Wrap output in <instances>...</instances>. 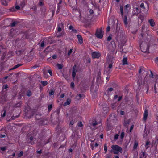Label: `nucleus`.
<instances>
[{
	"label": "nucleus",
	"mask_w": 158,
	"mask_h": 158,
	"mask_svg": "<svg viewBox=\"0 0 158 158\" xmlns=\"http://www.w3.org/2000/svg\"><path fill=\"white\" fill-rule=\"evenodd\" d=\"M111 148L112 149L110 151V152L113 151L114 154H118L119 152H122V148L118 145H112L111 147Z\"/></svg>",
	"instance_id": "nucleus-1"
},
{
	"label": "nucleus",
	"mask_w": 158,
	"mask_h": 158,
	"mask_svg": "<svg viewBox=\"0 0 158 158\" xmlns=\"http://www.w3.org/2000/svg\"><path fill=\"white\" fill-rule=\"evenodd\" d=\"M144 43L143 44L142 43L140 45V48L142 52L144 53H149V46L148 44L147 43Z\"/></svg>",
	"instance_id": "nucleus-2"
},
{
	"label": "nucleus",
	"mask_w": 158,
	"mask_h": 158,
	"mask_svg": "<svg viewBox=\"0 0 158 158\" xmlns=\"http://www.w3.org/2000/svg\"><path fill=\"white\" fill-rule=\"evenodd\" d=\"M27 141L31 145L34 144V141L36 140L35 136L31 133L28 134L27 135Z\"/></svg>",
	"instance_id": "nucleus-3"
},
{
	"label": "nucleus",
	"mask_w": 158,
	"mask_h": 158,
	"mask_svg": "<svg viewBox=\"0 0 158 158\" xmlns=\"http://www.w3.org/2000/svg\"><path fill=\"white\" fill-rule=\"evenodd\" d=\"M103 32L102 28H101L99 30H97L95 35L98 38L101 39L103 36Z\"/></svg>",
	"instance_id": "nucleus-4"
},
{
	"label": "nucleus",
	"mask_w": 158,
	"mask_h": 158,
	"mask_svg": "<svg viewBox=\"0 0 158 158\" xmlns=\"http://www.w3.org/2000/svg\"><path fill=\"white\" fill-rule=\"evenodd\" d=\"M92 57L93 59L98 58L101 56L100 53L98 52H94L92 54Z\"/></svg>",
	"instance_id": "nucleus-5"
},
{
	"label": "nucleus",
	"mask_w": 158,
	"mask_h": 158,
	"mask_svg": "<svg viewBox=\"0 0 158 158\" xmlns=\"http://www.w3.org/2000/svg\"><path fill=\"white\" fill-rule=\"evenodd\" d=\"M76 65H74L73 68V71L72 73V77L73 79L75 77L76 75V73L77 71L76 69Z\"/></svg>",
	"instance_id": "nucleus-6"
},
{
	"label": "nucleus",
	"mask_w": 158,
	"mask_h": 158,
	"mask_svg": "<svg viewBox=\"0 0 158 158\" xmlns=\"http://www.w3.org/2000/svg\"><path fill=\"white\" fill-rule=\"evenodd\" d=\"M15 34V30L14 29L12 28L10 30V32L9 34V38L11 39L14 36Z\"/></svg>",
	"instance_id": "nucleus-7"
},
{
	"label": "nucleus",
	"mask_w": 158,
	"mask_h": 158,
	"mask_svg": "<svg viewBox=\"0 0 158 158\" xmlns=\"http://www.w3.org/2000/svg\"><path fill=\"white\" fill-rule=\"evenodd\" d=\"M120 29V26L119 25L118 23H117L116 24V34L118 35V39H119V38H120V36H119V33L118 31H119Z\"/></svg>",
	"instance_id": "nucleus-8"
},
{
	"label": "nucleus",
	"mask_w": 158,
	"mask_h": 158,
	"mask_svg": "<svg viewBox=\"0 0 158 158\" xmlns=\"http://www.w3.org/2000/svg\"><path fill=\"white\" fill-rule=\"evenodd\" d=\"M108 49L109 50L110 52H113L114 51L115 48H114L112 46V42L111 44H109L108 47Z\"/></svg>",
	"instance_id": "nucleus-9"
},
{
	"label": "nucleus",
	"mask_w": 158,
	"mask_h": 158,
	"mask_svg": "<svg viewBox=\"0 0 158 158\" xmlns=\"http://www.w3.org/2000/svg\"><path fill=\"white\" fill-rule=\"evenodd\" d=\"M77 38L80 44L83 43V39L82 36L80 35H77Z\"/></svg>",
	"instance_id": "nucleus-10"
},
{
	"label": "nucleus",
	"mask_w": 158,
	"mask_h": 158,
	"mask_svg": "<svg viewBox=\"0 0 158 158\" xmlns=\"http://www.w3.org/2000/svg\"><path fill=\"white\" fill-rule=\"evenodd\" d=\"M148 115V111L147 109H145L144 113L143 119L144 120H146L147 119V117Z\"/></svg>",
	"instance_id": "nucleus-11"
},
{
	"label": "nucleus",
	"mask_w": 158,
	"mask_h": 158,
	"mask_svg": "<svg viewBox=\"0 0 158 158\" xmlns=\"http://www.w3.org/2000/svg\"><path fill=\"white\" fill-rule=\"evenodd\" d=\"M2 4L5 6H7L8 5V2L6 0H1Z\"/></svg>",
	"instance_id": "nucleus-12"
},
{
	"label": "nucleus",
	"mask_w": 158,
	"mask_h": 158,
	"mask_svg": "<svg viewBox=\"0 0 158 158\" xmlns=\"http://www.w3.org/2000/svg\"><path fill=\"white\" fill-rule=\"evenodd\" d=\"M71 102V100L69 98H68L67 99L66 102L64 103L63 104V106H65L67 105H69L70 103Z\"/></svg>",
	"instance_id": "nucleus-13"
},
{
	"label": "nucleus",
	"mask_w": 158,
	"mask_h": 158,
	"mask_svg": "<svg viewBox=\"0 0 158 158\" xmlns=\"http://www.w3.org/2000/svg\"><path fill=\"white\" fill-rule=\"evenodd\" d=\"M148 22L152 27H153L155 25V22L153 19H150L148 20Z\"/></svg>",
	"instance_id": "nucleus-14"
},
{
	"label": "nucleus",
	"mask_w": 158,
	"mask_h": 158,
	"mask_svg": "<svg viewBox=\"0 0 158 158\" xmlns=\"http://www.w3.org/2000/svg\"><path fill=\"white\" fill-rule=\"evenodd\" d=\"M21 65L22 64H18L17 65H15L13 68L9 69V70L10 71L11 70L15 69L18 68L19 67L21 66Z\"/></svg>",
	"instance_id": "nucleus-15"
},
{
	"label": "nucleus",
	"mask_w": 158,
	"mask_h": 158,
	"mask_svg": "<svg viewBox=\"0 0 158 158\" xmlns=\"http://www.w3.org/2000/svg\"><path fill=\"white\" fill-rule=\"evenodd\" d=\"M24 52V50H19L16 51V53L17 55H19L23 54Z\"/></svg>",
	"instance_id": "nucleus-16"
},
{
	"label": "nucleus",
	"mask_w": 158,
	"mask_h": 158,
	"mask_svg": "<svg viewBox=\"0 0 158 158\" xmlns=\"http://www.w3.org/2000/svg\"><path fill=\"white\" fill-rule=\"evenodd\" d=\"M123 65L127 64V58H124L123 60Z\"/></svg>",
	"instance_id": "nucleus-17"
},
{
	"label": "nucleus",
	"mask_w": 158,
	"mask_h": 158,
	"mask_svg": "<svg viewBox=\"0 0 158 158\" xmlns=\"http://www.w3.org/2000/svg\"><path fill=\"white\" fill-rule=\"evenodd\" d=\"M101 73L100 71H99L98 74L97 80L99 81V80H101Z\"/></svg>",
	"instance_id": "nucleus-18"
},
{
	"label": "nucleus",
	"mask_w": 158,
	"mask_h": 158,
	"mask_svg": "<svg viewBox=\"0 0 158 158\" xmlns=\"http://www.w3.org/2000/svg\"><path fill=\"white\" fill-rule=\"evenodd\" d=\"M138 142L137 141H135L133 147L134 149H136L137 148V147L138 145Z\"/></svg>",
	"instance_id": "nucleus-19"
},
{
	"label": "nucleus",
	"mask_w": 158,
	"mask_h": 158,
	"mask_svg": "<svg viewBox=\"0 0 158 158\" xmlns=\"http://www.w3.org/2000/svg\"><path fill=\"white\" fill-rule=\"evenodd\" d=\"M55 93V90L54 89H51L50 91L49 92V94L51 96L54 94Z\"/></svg>",
	"instance_id": "nucleus-20"
},
{
	"label": "nucleus",
	"mask_w": 158,
	"mask_h": 158,
	"mask_svg": "<svg viewBox=\"0 0 158 158\" xmlns=\"http://www.w3.org/2000/svg\"><path fill=\"white\" fill-rule=\"evenodd\" d=\"M26 95L28 97H30L32 95V93L30 90H28L27 91Z\"/></svg>",
	"instance_id": "nucleus-21"
},
{
	"label": "nucleus",
	"mask_w": 158,
	"mask_h": 158,
	"mask_svg": "<svg viewBox=\"0 0 158 158\" xmlns=\"http://www.w3.org/2000/svg\"><path fill=\"white\" fill-rule=\"evenodd\" d=\"M120 12H121V16L122 17H123V7L122 6H120Z\"/></svg>",
	"instance_id": "nucleus-22"
},
{
	"label": "nucleus",
	"mask_w": 158,
	"mask_h": 158,
	"mask_svg": "<svg viewBox=\"0 0 158 158\" xmlns=\"http://www.w3.org/2000/svg\"><path fill=\"white\" fill-rule=\"evenodd\" d=\"M41 83L43 86H45L48 84V82L46 81H41Z\"/></svg>",
	"instance_id": "nucleus-23"
},
{
	"label": "nucleus",
	"mask_w": 158,
	"mask_h": 158,
	"mask_svg": "<svg viewBox=\"0 0 158 158\" xmlns=\"http://www.w3.org/2000/svg\"><path fill=\"white\" fill-rule=\"evenodd\" d=\"M61 25V26H62L63 24L62 23H61L60 24H59L58 26V31L59 32H60L61 31V27L60 26Z\"/></svg>",
	"instance_id": "nucleus-24"
},
{
	"label": "nucleus",
	"mask_w": 158,
	"mask_h": 158,
	"mask_svg": "<svg viewBox=\"0 0 158 158\" xmlns=\"http://www.w3.org/2000/svg\"><path fill=\"white\" fill-rule=\"evenodd\" d=\"M21 103L20 102L17 103L14 106V107L15 108L20 107L21 105Z\"/></svg>",
	"instance_id": "nucleus-25"
},
{
	"label": "nucleus",
	"mask_w": 158,
	"mask_h": 158,
	"mask_svg": "<svg viewBox=\"0 0 158 158\" xmlns=\"http://www.w3.org/2000/svg\"><path fill=\"white\" fill-rule=\"evenodd\" d=\"M77 97L79 98L78 99H80L81 98H84V95L83 94H80L77 95Z\"/></svg>",
	"instance_id": "nucleus-26"
},
{
	"label": "nucleus",
	"mask_w": 158,
	"mask_h": 158,
	"mask_svg": "<svg viewBox=\"0 0 158 158\" xmlns=\"http://www.w3.org/2000/svg\"><path fill=\"white\" fill-rule=\"evenodd\" d=\"M127 20V16L125 15L124 16V23L125 25H127L128 23Z\"/></svg>",
	"instance_id": "nucleus-27"
},
{
	"label": "nucleus",
	"mask_w": 158,
	"mask_h": 158,
	"mask_svg": "<svg viewBox=\"0 0 158 158\" xmlns=\"http://www.w3.org/2000/svg\"><path fill=\"white\" fill-rule=\"evenodd\" d=\"M135 10L137 13L136 14L135 13V15H137L139 13H140L141 12V11L138 9V7H136L135 8Z\"/></svg>",
	"instance_id": "nucleus-28"
},
{
	"label": "nucleus",
	"mask_w": 158,
	"mask_h": 158,
	"mask_svg": "<svg viewBox=\"0 0 158 158\" xmlns=\"http://www.w3.org/2000/svg\"><path fill=\"white\" fill-rule=\"evenodd\" d=\"M57 66L59 69H62L63 67V65L59 64H57Z\"/></svg>",
	"instance_id": "nucleus-29"
},
{
	"label": "nucleus",
	"mask_w": 158,
	"mask_h": 158,
	"mask_svg": "<svg viewBox=\"0 0 158 158\" xmlns=\"http://www.w3.org/2000/svg\"><path fill=\"white\" fill-rule=\"evenodd\" d=\"M17 23L16 22H14L13 23H11L10 25V27H14L15 25Z\"/></svg>",
	"instance_id": "nucleus-30"
},
{
	"label": "nucleus",
	"mask_w": 158,
	"mask_h": 158,
	"mask_svg": "<svg viewBox=\"0 0 158 158\" xmlns=\"http://www.w3.org/2000/svg\"><path fill=\"white\" fill-rule=\"evenodd\" d=\"M104 150L105 151V153H106L107 151V148L106 144H105L104 146Z\"/></svg>",
	"instance_id": "nucleus-31"
},
{
	"label": "nucleus",
	"mask_w": 158,
	"mask_h": 158,
	"mask_svg": "<svg viewBox=\"0 0 158 158\" xmlns=\"http://www.w3.org/2000/svg\"><path fill=\"white\" fill-rule=\"evenodd\" d=\"M124 136V133L123 132H121V135H120V138L122 140L123 139Z\"/></svg>",
	"instance_id": "nucleus-32"
},
{
	"label": "nucleus",
	"mask_w": 158,
	"mask_h": 158,
	"mask_svg": "<svg viewBox=\"0 0 158 158\" xmlns=\"http://www.w3.org/2000/svg\"><path fill=\"white\" fill-rule=\"evenodd\" d=\"M116 106V103H113L111 105V107L112 108L114 109Z\"/></svg>",
	"instance_id": "nucleus-33"
},
{
	"label": "nucleus",
	"mask_w": 158,
	"mask_h": 158,
	"mask_svg": "<svg viewBox=\"0 0 158 158\" xmlns=\"http://www.w3.org/2000/svg\"><path fill=\"white\" fill-rule=\"evenodd\" d=\"M52 104L49 105L48 106V108L49 111H50L52 110Z\"/></svg>",
	"instance_id": "nucleus-34"
},
{
	"label": "nucleus",
	"mask_w": 158,
	"mask_h": 158,
	"mask_svg": "<svg viewBox=\"0 0 158 158\" xmlns=\"http://www.w3.org/2000/svg\"><path fill=\"white\" fill-rule=\"evenodd\" d=\"M119 136V135L118 134H116L114 136V140H116L118 138Z\"/></svg>",
	"instance_id": "nucleus-35"
},
{
	"label": "nucleus",
	"mask_w": 158,
	"mask_h": 158,
	"mask_svg": "<svg viewBox=\"0 0 158 158\" xmlns=\"http://www.w3.org/2000/svg\"><path fill=\"white\" fill-rule=\"evenodd\" d=\"M113 63V62L112 61V60L111 61V63L109 64L108 66V68L110 69L112 67V64Z\"/></svg>",
	"instance_id": "nucleus-36"
},
{
	"label": "nucleus",
	"mask_w": 158,
	"mask_h": 158,
	"mask_svg": "<svg viewBox=\"0 0 158 158\" xmlns=\"http://www.w3.org/2000/svg\"><path fill=\"white\" fill-rule=\"evenodd\" d=\"M23 151H21L18 154V156L19 157H20L23 155Z\"/></svg>",
	"instance_id": "nucleus-37"
},
{
	"label": "nucleus",
	"mask_w": 158,
	"mask_h": 158,
	"mask_svg": "<svg viewBox=\"0 0 158 158\" xmlns=\"http://www.w3.org/2000/svg\"><path fill=\"white\" fill-rule=\"evenodd\" d=\"M113 90V88L111 87L109 88L107 90L108 93H109V92H111Z\"/></svg>",
	"instance_id": "nucleus-38"
},
{
	"label": "nucleus",
	"mask_w": 158,
	"mask_h": 158,
	"mask_svg": "<svg viewBox=\"0 0 158 158\" xmlns=\"http://www.w3.org/2000/svg\"><path fill=\"white\" fill-rule=\"evenodd\" d=\"M77 125L79 127H81L83 126V124L81 122H79Z\"/></svg>",
	"instance_id": "nucleus-39"
},
{
	"label": "nucleus",
	"mask_w": 158,
	"mask_h": 158,
	"mask_svg": "<svg viewBox=\"0 0 158 158\" xmlns=\"http://www.w3.org/2000/svg\"><path fill=\"white\" fill-rule=\"evenodd\" d=\"M71 87L72 88H73L74 87V83L72 82L71 83Z\"/></svg>",
	"instance_id": "nucleus-40"
},
{
	"label": "nucleus",
	"mask_w": 158,
	"mask_h": 158,
	"mask_svg": "<svg viewBox=\"0 0 158 158\" xmlns=\"http://www.w3.org/2000/svg\"><path fill=\"white\" fill-rule=\"evenodd\" d=\"M52 58L53 59H56L57 58V55L56 54H55L52 55Z\"/></svg>",
	"instance_id": "nucleus-41"
},
{
	"label": "nucleus",
	"mask_w": 158,
	"mask_h": 158,
	"mask_svg": "<svg viewBox=\"0 0 158 158\" xmlns=\"http://www.w3.org/2000/svg\"><path fill=\"white\" fill-rule=\"evenodd\" d=\"M0 149L1 150H2V151H4L6 149V147H1Z\"/></svg>",
	"instance_id": "nucleus-42"
},
{
	"label": "nucleus",
	"mask_w": 158,
	"mask_h": 158,
	"mask_svg": "<svg viewBox=\"0 0 158 158\" xmlns=\"http://www.w3.org/2000/svg\"><path fill=\"white\" fill-rule=\"evenodd\" d=\"M150 73H151V74L149 75V77H150L153 78V74L151 71H150Z\"/></svg>",
	"instance_id": "nucleus-43"
},
{
	"label": "nucleus",
	"mask_w": 158,
	"mask_h": 158,
	"mask_svg": "<svg viewBox=\"0 0 158 158\" xmlns=\"http://www.w3.org/2000/svg\"><path fill=\"white\" fill-rule=\"evenodd\" d=\"M10 11L11 12H13V11H15V8L14 7H13L11 8L10 9Z\"/></svg>",
	"instance_id": "nucleus-44"
},
{
	"label": "nucleus",
	"mask_w": 158,
	"mask_h": 158,
	"mask_svg": "<svg viewBox=\"0 0 158 158\" xmlns=\"http://www.w3.org/2000/svg\"><path fill=\"white\" fill-rule=\"evenodd\" d=\"M72 49H70V50L69 51V52H68V56H69L71 54V53H72Z\"/></svg>",
	"instance_id": "nucleus-45"
},
{
	"label": "nucleus",
	"mask_w": 158,
	"mask_h": 158,
	"mask_svg": "<svg viewBox=\"0 0 158 158\" xmlns=\"http://www.w3.org/2000/svg\"><path fill=\"white\" fill-rule=\"evenodd\" d=\"M140 7L141 8H143V9H145V8L144 7V3H142L140 5Z\"/></svg>",
	"instance_id": "nucleus-46"
},
{
	"label": "nucleus",
	"mask_w": 158,
	"mask_h": 158,
	"mask_svg": "<svg viewBox=\"0 0 158 158\" xmlns=\"http://www.w3.org/2000/svg\"><path fill=\"white\" fill-rule=\"evenodd\" d=\"M48 72L49 73L51 76H52V73L51 70L49 69L48 70Z\"/></svg>",
	"instance_id": "nucleus-47"
},
{
	"label": "nucleus",
	"mask_w": 158,
	"mask_h": 158,
	"mask_svg": "<svg viewBox=\"0 0 158 158\" xmlns=\"http://www.w3.org/2000/svg\"><path fill=\"white\" fill-rule=\"evenodd\" d=\"M150 142L148 140H147L145 146H147L149 145L150 144Z\"/></svg>",
	"instance_id": "nucleus-48"
},
{
	"label": "nucleus",
	"mask_w": 158,
	"mask_h": 158,
	"mask_svg": "<svg viewBox=\"0 0 158 158\" xmlns=\"http://www.w3.org/2000/svg\"><path fill=\"white\" fill-rule=\"evenodd\" d=\"M112 39V37L111 36H110V35L109 36L108 38H107V40L108 41H110V40H111Z\"/></svg>",
	"instance_id": "nucleus-49"
},
{
	"label": "nucleus",
	"mask_w": 158,
	"mask_h": 158,
	"mask_svg": "<svg viewBox=\"0 0 158 158\" xmlns=\"http://www.w3.org/2000/svg\"><path fill=\"white\" fill-rule=\"evenodd\" d=\"M19 74L20 73L19 72L17 73H15V74L16 75V77L17 78H18L19 77Z\"/></svg>",
	"instance_id": "nucleus-50"
},
{
	"label": "nucleus",
	"mask_w": 158,
	"mask_h": 158,
	"mask_svg": "<svg viewBox=\"0 0 158 158\" xmlns=\"http://www.w3.org/2000/svg\"><path fill=\"white\" fill-rule=\"evenodd\" d=\"M6 137L5 134H0V137L1 138H4Z\"/></svg>",
	"instance_id": "nucleus-51"
},
{
	"label": "nucleus",
	"mask_w": 158,
	"mask_h": 158,
	"mask_svg": "<svg viewBox=\"0 0 158 158\" xmlns=\"http://www.w3.org/2000/svg\"><path fill=\"white\" fill-rule=\"evenodd\" d=\"M92 125L93 126H96V125H97L98 123H97V122H96V121H95V122H93L92 123Z\"/></svg>",
	"instance_id": "nucleus-52"
},
{
	"label": "nucleus",
	"mask_w": 158,
	"mask_h": 158,
	"mask_svg": "<svg viewBox=\"0 0 158 158\" xmlns=\"http://www.w3.org/2000/svg\"><path fill=\"white\" fill-rule=\"evenodd\" d=\"M8 88V85H3V89H6Z\"/></svg>",
	"instance_id": "nucleus-53"
},
{
	"label": "nucleus",
	"mask_w": 158,
	"mask_h": 158,
	"mask_svg": "<svg viewBox=\"0 0 158 158\" xmlns=\"http://www.w3.org/2000/svg\"><path fill=\"white\" fill-rule=\"evenodd\" d=\"M40 46L42 47H44V41H42L41 44Z\"/></svg>",
	"instance_id": "nucleus-54"
},
{
	"label": "nucleus",
	"mask_w": 158,
	"mask_h": 158,
	"mask_svg": "<svg viewBox=\"0 0 158 158\" xmlns=\"http://www.w3.org/2000/svg\"><path fill=\"white\" fill-rule=\"evenodd\" d=\"M20 8V7L19 6L17 5L15 7V9L17 10H19Z\"/></svg>",
	"instance_id": "nucleus-55"
},
{
	"label": "nucleus",
	"mask_w": 158,
	"mask_h": 158,
	"mask_svg": "<svg viewBox=\"0 0 158 158\" xmlns=\"http://www.w3.org/2000/svg\"><path fill=\"white\" fill-rule=\"evenodd\" d=\"M25 5V3L24 1L22 2L21 3V5L23 7Z\"/></svg>",
	"instance_id": "nucleus-56"
},
{
	"label": "nucleus",
	"mask_w": 158,
	"mask_h": 158,
	"mask_svg": "<svg viewBox=\"0 0 158 158\" xmlns=\"http://www.w3.org/2000/svg\"><path fill=\"white\" fill-rule=\"evenodd\" d=\"M69 29L70 30H73L74 29L72 25H70L69 27Z\"/></svg>",
	"instance_id": "nucleus-57"
},
{
	"label": "nucleus",
	"mask_w": 158,
	"mask_h": 158,
	"mask_svg": "<svg viewBox=\"0 0 158 158\" xmlns=\"http://www.w3.org/2000/svg\"><path fill=\"white\" fill-rule=\"evenodd\" d=\"M110 27L109 26H108L106 28V31L107 32H108L110 30Z\"/></svg>",
	"instance_id": "nucleus-58"
},
{
	"label": "nucleus",
	"mask_w": 158,
	"mask_h": 158,
	"mask_svg": "<svg viewBox=\"0 0 158 158\" xmlns=\"http://www.w3.org/2000/svg\"><path fill=\"white\" fill-rule=\"evenodd\" d=\"M111 157V155H108L107 154L106 155V158H110Z\"/></svg>",
	"instance_id": "nucleus-59"
},
{
	"label": "nucleus",
	"mask_w": 158,
	"mask_h": 158,
	"mask_svg": "<svg viewBox=\"0 0 158 158\" xmlns=\"http://www.w3.org/2000/svg\"><path fill=\"white\" fill-rule=\"evenodd\" d=\"M120 114L121 115H124V112L123 111H121L120 112Z\"/></svg>",
	"instance_id": "nucleus-60"
},
{
	"label": "nucleus",
	"mask_w": 158,
	"mask_h": 158,
	"mask_svg": "<svg viewBox=\"0 0 158 158\" xmlns=\"http://www.w3.org/2000/svg\"><path fill=\"white\" fill-rule=\"evenodd\" d=\"M64 94H61V95L60 96V98H62L64 97Z\"/></svg>",
	"instance_id": "nucleus-61"
},
{
	"label": "nucleus",
	"mask_w": 158,
	"mask_h": 158,
	"mask_svg": "<svg viewBox=\"0 0 158 158\" xmlns=\"http://www.w3.org/2000/svg\"><path fill=\"white\" fill-rule=\"evenodd\" d=\"M36 152L38 154H41L42 153V150H40L39 151H38Z\"/></svg>",
	"instance_id": "nucleus-62"
},
{
	"label": "nucleus",
	"mask_w": 158,
	"mask_h": 158,
	"mask_svg": "<svg viewBox=\"0 0 158 158\" xmlns=\"http://www.w3.org/2000/svg\"><path fill=\"white\" fill-rule=\"evenodd\" d=\"M94 86L93 85H92L90 87V90L92 91V92H93V88H94Z\"/></svg>",
	"instance_id": "nucleus-63"
},
{
	"label": "nucleus",
	"mask_w": 158,
	"mask_h": 158,
	"mask_svg": "<svg viewBox=\"0 0 158 158\" xmlns=\"http://www.w3.org/2000/svg\"><path fill=\"white\" fill-rule=\"evenodd\" d=\"M74 122L73 121V120H72V121H71L70 122V124L71 125H73L74 124Z\"/></svg>",
	"instance_id": "nucleus-64"
}]
</instances>
